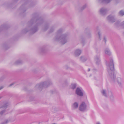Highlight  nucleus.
I'll return each instance as SVG.
<instances>
[{
	"instance_id": "3",
	"label": "nucleus",
	"mask_w": 124,
	"mask_h": 124,
	"mask_svg": "<svg viewBox=\"0 0 124 124\" xmlns=\"http://www.w3.org/2000/svg\"><path fill=\"white\" fill-rule=\"evenodd\" d=\"M78 104L77 103H75L74 104V108H76L78 107Z\"/></svg>"
},
{
	"instance_id": "10",
	"label": "nucleus",
	"mask_w": 124,
	"mask_h": 124,
	"mask_svg": "<svg viewBox=\"0 0 124 124\" xmlns=\"http://www.w3.org/2000/svg\"><path fill=\"white\" fill-rule=\"evenodd\" d=\"M105 53H107V52H105Z\"/></svg>"
},
{
	"instance_id": "1",
	"label": "nucleus",
	"mask_w": 124,
	"mask_h": 124,
	"mask_svg": "<svg viewBox=\"0 0 124 124\" xmlns=\"http://www.w3.org/2000/svg\"><path fill=\"white\" fill-rule=\"evenodd\" d=\"M86 108V105L84 102H83L79 107V110L81 111H84Z\"/></svg>"
},
{
	"instance_id": "12",
	"label": "nucleus",
	"mask_w": 124,
	"mask_h": 124,
	"mask_svg": "<svg viewBox=\"0 0 124 124\" xmlns=\"http://www.w3.org/2000/svg\"><path fill=\"white\" fill-rule=\"evenodd\" d=\"M11 85H10V86H11Z\"/></svg>"
},
{
	"instance_id": "8",
	"label": "nucleus",
	"mask_w": 124,
	"mask_h": 124,
	"mask_svg": "<svg viewBox=\"0 0 124 124\" xmlns=\"http://www.w3.org/2000/svg\"><path fill=\"white\" fill-rule=\"evenodd\" d=\"M3 87H1V88H0V90L1 89H2V88Z\"/></svg>"
},
{
	"instance_id": "13",
	"label": "nucleus",
	"mask_w": 124,
	"mask_h": 124,
	"mask_svg": "<svg viewBox=\"0 0 124 124\" xmlns=\"http://www.w3.org/2000/svg\"><path fill=\"white\" fill-rule=\"evenodd\" d=\"M55 124L54 123V124Z\"/></svg>"
},
{
	"instance_id": "2",
	"label": "nucleus",
	"mask_w": 124,
	"mask_h": 124,
	"mask_svg": "<svg viewBox=\"0 0 124 124\" xmlns=\"http://www.w3.org/2000/svg\"><path fill=\"white\" fill-rule=\"evenodd\" d=\"M76 93L77 94L80 96H82L83 93L80 89L78 88L76 90Z\"/></svg>"
},
{
	"instance_id": "5",
	"label": "nucleus",
	"mask_w": 124,
	"mask_h": 124,
	"mask_svg": "<svg viewBox=\"0 0 124 124\" xmlns=\"http://www.w3.org/2000/svg\"><path fill=\"white\" fill-rule=\"evenodd\" d=\"M76 87V85H72V88L73 89H74Z\"/></svg>"
},
{
	"instance_id": "11",
	"label": "nucleus",
	"mask_w": 124,
	"mask_h": 124,
	"mask_svg": "<svg viewBox=\"0 0 124 124\" xmlns=\"http://www.w3.org/2000/svg\"><path fill=\"white\" fill-rule=\"evenodd\" d=\"M90 70L89 69V71Z\"/></svg>"
},
{
	"instance_id": "4",
	"label": "nucleus",
	"mask_w": 124,
	"mask_h": 124,
	"mask_svg": "<svg viewBox=\"0 0 124 124\" xmlns=\"http://www.w3.org/2000/svg\"><path fill=\"white\" fill-rule=\"evenodd\" d=\"M121 15L123 16L124 15V12L122 11H121L119 13Z\"/></svg>"
},
{
	"instance_id": "7",
	"label": "nucleus",
	"mask_w": 124,
	"mask_h": 124,
	"mask_svg": "<svg viewBox=\"0 0 124 124\" xmlns=\"http://www.w3.org/2000/svg\"><path fill=\"white\" fill-rule=\"evenodd\" d=\"M112 66L113 67V69H114V65H113V64L112 65Z\"/></svg>"
},
{
	"instance_id": "6",
	"label": "nucleus",
	"mask_w": 124,
	"mask_h": 124,
	"mask_svg": "<svg viewBox=\"0 0 124 124\" xmlns=\"http://www.w3.org/2000/svg\"><path fill=\"white\" fill-rule=\"evenodd\" d=\"M105 93V91L104 90H103L102 92V94H104Z\"/></svg>"
},
{
	"instance_id": "9",
	"label": "nucleus",
	"mask_w": 124,
	"mask_h": 124,
	"mask_svg": "<svg viewBox=\"0 0 124 124\" xmlns=\"http://www.w3.org/2000/svg\"><path fill=\"white\" fill-rule=\"evenodd\" d=\"M97 124H100L99 123H97Z\"/></svg>"
}]
</instances>
